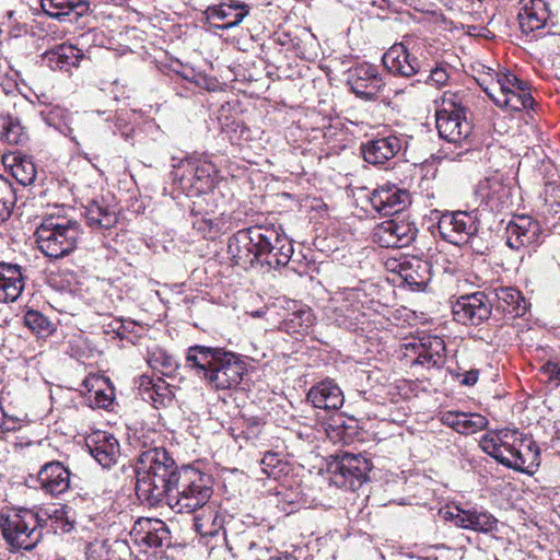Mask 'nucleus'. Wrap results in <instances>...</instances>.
Returning a JSON list of instances; mask_svg holds the SVG:
<instances>
[{
  "mask_svg": "<svg viewBox=\"0 0 560 560\" xmlns=\"http://www.w3.org/2000/svg\"><path fill=\"white\" fill-rule=\"evenodd\" d=\"M154 436H159L154 430L140 432L137 439L141 448L135 466L137 497L151 508L166 501L179 472L166 450L154 444Z\"/></svg>",
  "mask_w": 560,
  "mask_h": 560,
  "instance_id": "nucleus-1",
  "label": "nucleus"
},
{
  "mask_svg": "<svg viewBox=\"0 0 560 560\" xmlns=\"http://www.w3.org/2000/svg\"><path fill=\"white\" fill-rule=\"evenodd\" d=\"M228 253L244 269L255 264L276 269L288 265L293 245L280 228L255 225L236 232L229 240Z\"/></svg>",
  "mask_w": 560,
  "mask_h": 560,
  "instance_id": "nucleus-2",
  "label": "nucleus"
},
{
  "mask_svg": "<svg viewBox=\"0 0 560 560\" xmlns=\"http://www.w3.org/2000/svg\"><path fill=\"white\" fill-rule=\"evenodd\" d=\"M186 366L205 380L212 389L224 390L241 384L246 364L238 355L220 348L190 347L186 354Z\"/></svg>",
  "mask_w": 560,
  "mask_h": 560,
  "instance_id": "nucleus-3",
  "label": "nucleus"
},
{
  "mask_svg": "<svg viewBox=\"0 0 560 560\" xmlns=\"http://www.w3.org/2000/svg\"><path fill=\"white\" fill-rule=\"evenodd\" d=\"M516 430L502 429L481 436L479 446L503 466L521 472L533 474L538 466L539 450L532 443L525 445Z\"/></svg>",
  "mask_w": 560,
  "mask_h": 560,
  "instance_id": "nucleus-4",
  "label": "nucleus"
},
{
  "mask_svg": "<svg viewBox=\"0 0 560 560\" xmlns=\"http://www.w3.org/2000/svg\"><path fill=\"white\" fill-rule=\"evenodd\" d=\"M81 234V224L77 220L60 214H47L34 235L37 248L44 256L60 259L77 248Z\"/></svg>",
  "mask_w": 560,
  "mask_h": 560,
  "instance_id": "nucleus-5",
  "label": "nucleus"
},
{
  "mask_svg": "<svg viewBox=\"0 0 560 560\" xmlns=\"http://www.w3.org/2000/svg\"><path fill=\"white\" fill-rule=\"evenodd\" d=\"M212 493L213 482L210 475L192 467H183L177 472L165 503L175 513L191 514L208 503Z\"/></svg>",
  "mask_w": 560,
  "mask_h": 560,
  "instance_id": "nucleus-6",
  "label": "nucleus"
},
{
  "mask_svg": "<svg viewBox=\"0 0 560 560\" xmlns=\"http://www.w3.org/2000/svg\"><path fill=\"white\" fill-rule=\"evenodd\" d=\"M174 180L179 183L183 190L196 195L198 199L215 201V184L219 171L208 154L191 155L182 160L173 172Z\"/></svg>",
  "mask_w": 560,
  "mask_h": 560,
  "instance_id": "nucleus-7",
  "label": "nucleus"
},
{
  "mask_svg": "<svg viewBox=\"0 0 560 560\" xmlns=\"http://www.w3.org/2000/svg\"><path fill=\"white\" fill-rule=\"evenodd\" d=\"M46 518L30 509H13L0 515V528L5 541L13 548L32 550L43 538Z\"/></svg>",
  "mask_w": 560,
  "mask_h": 560,
  "instance_id": "nucleus-8",
  "label": "nucleus"
},
{
  "mask_svg": "<svg viewBox=\"0 0 560 560\" xmlns=\"http://www.w3.org/2000/svg\"><path fill=\"white\" fill-rule=\"evenodd\" d=\"M464 96L446 91L441 97L436 109V129L441 138L452 143H462L471 133V125L467 119Z\"/></svg>",
  "mask_w": 560,
  "mask_h": 560,
  "instance_id": "nucleus-9",
  "label": "nucleus"
},
{
  "mask_svg": "<svg viewBox=\"0 0 560 560\" xmlns=\"http://www.w3.org/2000/svg\"><path fill=\"white\" fill-rule=\"evenodd\" d=\"M483 91L497 106L511 112L533 108L535 104L528 83L511 71L498 73L497 80L487 85Z\"/></svg>",
  "mask_w": 560,
  "mask_h": 560,
  "instance_id": "nucleus-10",
  "label": "nucleus"
},
{
  "mask_svg": "<svg viewBox=\"0 0 560 560\" xmlns=\"http://www.w3.org/2000/svg\"><path fill=\"white\" fill-rule=\"evenodd\" d=\"M423 40L407 35L400 43L394 44L382 58L384 67L393 74L410 78L421 70L419 55L423 48Z\"/></svg>",
  "mask_w": 560,
  "mask_h": 560,
  "instance_id": "nucleus-11",
  "label": "nucleus"
},
{
  "mask_svg": "<svg viewBox=\"0 0 560 560\" xmlns=\"http://www.w3.org/2000/svg\"><path fill=\"white\" fill-rule=\"evenodd\" d=\"M371 463L361 454L343 453L330 464L334 483L352 491L359 489L366 480Z\"/></svg>",
  "mask_w": 560,
  "mask_h": 560,
  "instance_id": "nucleus-12",
  "label": "nucleus"
},
{
  "mask_svg": "<svg viewBox=\"0 0 560 560\" xmlns=\"http://www.w3.org/2000/svg\"><path fill=\"white\" fill-rule=\"evenodd\" d=\"M492 302L485 292L477 291L459 296L452 303L454 319L463 325L479 326L491 316Z\"/></svg>",
  "mask_w": 560,
  "mask_h": 560,
  "instance_id": "nucleus-13",
  "label": "nucleus"
},
{
  "mask_svg": "<svg viewBox=\"0 0 560 560\" xmlns=\"http://www.w3.org/2000/svg\"><path fill=\"white\" fill-rule=\"evenodd\" d=\"M438 230L443 240L460 245L477 233L478 221L472 212H445L438 222Z\"/></svg>",
  "mask_w": 560,
  "mask_h": 560,
  "instance_id": "nucleus-14",
  "label": "nucleus"
},
{
  "mask_svg": "<svg viewBox=\"0 0 560 560\" xmlns=\"http://www.w3.org/2000/svg\"><path fill=\"white\" fill-rule=\"evenodd\" d=\"M417 234L415 222L397 218L377 224L373 231V241L381 247L400 248L410 245Z\"/></svg>",
  "mask_w": 560,
  "mask_h": 560,
  "instance_id": "nucleus-15",
  "label": "nucleus"
},
{
  "mask_svg": "<svg viewBox=\"0 0 560 560\" xmlns=\"http://www.w3.org/2000/svg\"><path fill=\"white\" fill-rule=\"evenodd\" d=\"M511 187L504 184L498 173L479 180L475 188V198L479 206L492 212H500L509 207Z\"/></svg>",
  "mask_w": 560,
  "mask_h": 560,
  "instance_id": "nucleus-16",
  "label": "nucleus"
},
{
  "mask_svg": "<svg viewBox=\"0 0 560 560\" xmlns=\"http://www.w3.org/2000/svg\"><path fill=\"white\" fill-rule=\"evenodd\" d=\"M191 214L194 215V229L205 237H215L225 230V222L222 218L224 210L218 199L208 203L202 199L194 201Z\"/></svg>",
  "mask_w": 560,
  "mask_h": 560,
  "instance_id": "nucleus-17",
  "label": "nucleus"
},
{
  "mask_svg": "<svg viewBox=\"0 0 560 560\" xmlns=\"http://www.w3.org/2000/svg\"><path fill=\"white\" fill-rule=\"evenodd\" d=\"M348 84L351 91L360 98L374 101L385 86L376 66L372 63H360L349 74Z\"/></svg>",
  "mask_w": 560,
  "mask_h": 560,
  "instance_id": "nucleus-18",
  "label": "nucleus"
},
{
  "mask_svg": "<svg viewBox=\"0 0 560 560\" xmlns=\"http://www.w3.org/2000/svg\"><path fill=\"white\" fill-rule=\"evenodd\" d=\"M248 13L249 5L238 0H221L217 4L209 5L205 11L210 26L219 30L240 25Z\"/></svg>",
  "mask_w": 560,
  "mask_h": 560,
  "instance_id": "nucleus-19",
  "label": "nucleus"
},
{
  "mask_svg": "<svg viewBox=\"0 0 560 560\" xmlns=\"http://www.w3.org/2000/svg\"><path fill=\"white\" fill-rule=\"evenodd\" d=\"M370 202L381 215H394L402 212L411 203V198L406 189L384 184L373 190Z\"/></svg>",
  "mask_w": 560,
  "mask_h": 560,
  "instance_id": "nucleus-20",
  "label": "nucleus"
},
{
  "mask_svg": "<svg viewBox=\"0 0 560 560\" xmlns=\"http://www.w3.org/2000/svg\"><path fill=\"white\" fill-rule=\"evenodd\" d=\"M542 230L538 221L528 215L511 220L505 229L506 245L515 250L540 243Z\"/></svg>",
  "mask_w": 560,
  "mask_h": 560,
  "instance_id": "nucleus-21",
  "label": "nucleus"
},
{
  "mask_svg": "<svg viewBox=\"0 0 560 560\" xmlns=\"http://www.w3.org/2000/svg\"><path fill=\"white\" fill-rule=\"evenodd\" d=\"M359 301L349 298H334L326 307V316L339 327L349 330L358 329L365 320V314L361 310Z\"/></svg>",
  "mask_w": 560,
  "mask_h": 560,
  "instance_id": "nucleus-22",
  "label": "nucleus"
},
{
  "mask_svg": "<svg viewBox=\"0 0 560 560\" xmlns=\"http://www.w3.org/2000/svg\"><path fill=\"white\" fill-rule=\"evenodd\" d=\"M388 266L413 291L424 290L431 280V265L427 260L411 257L394 260Z\"/></svg>",
  "mask_w": 560,
  "mask_h": 560,
  "instance_id": "nucleus-23",
  "label": "nucleus"
},
{
  "mask_svg": "<svg viewBox=\"0 0 560 560\" xmlns=\"http://www.w3.org/2000/svg\"><path fill=\"white\" fill-rule=\"evenodd\" d=\"M130 534L137 544L149 548H160L171 544V533L167 525L158 518H139Z\"/></svg>",
  "mask_w": 560,
  "mask_h": 560,
  "instance_id": "nucleus-24",
  "label": "nucleus"
},
{
  "mask_svg": "<svg viewBox=\"0 0 560 560\" xmlns=\"http://www.w3.org/2000/svg\"><path fill=\"white\" fill-rule=\"evenodd\" d=\"M518 23L525 35L536 36V32L542 30L550 18V10L545 0H520Z\"/></svg>",
  "mask_w": 560,
  "mask_h": 560,
  "instance_id": "nucleus-25",
  "label": "nucleus"
},
{
  "mask_svg": "<svg viewBox=\"0 0 560 560\" xmlns=\"http://www.w3.org/2000/svg\"><path fill=\"white\" fill-rule=\"evenodd\" d=\"M86 447L95 460L104 468L114 466L120 456L118 440L109 432L96 431L86 439Z\"/></svg>",
  "mask_w": 560,
  "mask_h": 560,
  "instance_id": "nucleus-26",
  "label": "nucleus"
},
{
  "mask_svg": "<svg viewBox=\"0 0 560 560\" xmlns=\"http://www.w3.org/2000/svg\"><path fill=\"white\" fill-rule=\"evenodd\" d=\"M448 514L456 526L465 529L487 534L498 528V520L483 509H462L455 506Z\"/></svg>",
  "mask_w": 560,
  "mask_h": 560,
  "instance_id": "nucleus-27",
  "label": "nucleus"
},
{
  "mask_svg": "<svg viewBox=\"0 0 560 560\" xmlns=\"http://www.w3.org/2000/svg\"><path fill=\"white\" fill-rule=\"evenodd\" d=\"M401 150V140L396 136H387L369 140L361 144V153L365 162L380 165L392 160Z\"/></svg>",
  "mask_w": 560,
  "mask_h": 560,
  "instance_id": "nucleus-28",
  "label": "nucleus"
},
{
  "mask_svg": "<svg viewBox=\"0 0 560 560\" xmlns=\"http://www.w3.org/2000/svg\"><path fill=\"white\" fill-rule=\"evenodd\" d=\"M85 388L84 401L93 409H106L115 399V389L107 377L89 375L82 383Z\"/></svg>",
  "mask_w": 560,
  "mask_h": 560,
  "instance_id": "nucleus-29",
  "label": "nucleus"
},
{
  "mask_svg": "<svg viewBox=\"0 0 560 560\" xmlns=\"http://www.w3.org/2000/svg\"><path fill=\"white\" fill-rule=\"evenodd\" d=\"M37 480L45 493L59 495L70 487V471L60 462H49L38 471Z\"/></svg>",
  "mask_w": 560,
  "mask_h": 560,
  "instance_id": "nucleus-30",
  "label": "nucleus"
},
{
  "mask_svg": "<svg viewBox=\"0 0 560 560\" xmlns=\"http://www.w3.org/2000/svg\"><path fill=\"white\" fill-rule=\"evenodd\" d=\"M307 400L318 409L338 410L342 407L345 397L334 381L325 380L310 388Z\"/></svg>",
  "mask_w": 560,
  "mask_h": 560,
  "instance_id": "nucleus-31",
  "label": "nucleus"
},
{
  "mask_svg": "<svg viewBox=\"0 0 560 560\" xmlns=\"http://www.w3.org/2000/svg\"><path fill=\"white\" fill-rule=\"evenodd\" d=\"M417 349V358L413 364L423 365L428 369H441L444 366L446 362V346L441 337H424L420 340Z\"/></svg>",
  "mask_w": 560,
  "mask_h": 560,
  "instance_id": "nucleus-32",
  "label": "nucleus"
},
{
  "mask_svg": "<svg viewBox=\"0 0 560 560\" xmlns=\"http://www.w3.org/2000/svg\"><path fill=\"white\" fill-rule=\"evenodd\" d=\"M22 268L16 264L0 262V302H14L24 289Z\"/></svg>",
  "mask_w": 560,
  "mask_h": 560,
  "instance_id": "nucleus-33",
  "label": "nucleus"
},
{
  "mask_svg": "<svg viewBox=\"0 0 560 560\" xmlns=\"http://www.w3.org/2000/svg\"><path fill=\"white\" fill-rule=\"evenodd\" d=\"M83 51L72 44H61L43 55V60L52 70L69 71L79 67L83 59Z\"/></svg>",
  "mask_w": 560,
  "mask_h": 560,
  "instance_id": "nucleus-34",
  "label": "nucleus"
},
{
  "mask_svg": "<svg viewBox=\"0 0 560 560\" xmlns=\"http://www.w3.org/2000/svg\"><path fill=\"white\" fill-rule=\"evenodd\" d=\"M84 215L88 225L94 231H108L118 222L116 208L107 205L103 199L89 202Z\"/></svg>",
  "mask_w": 560,
  "mask_h": 560,
  "instance_id": "nucleus-35",
  "label": "nucleus"
},
{
  "mask_svg": "<svg viewBox=\"0 0 560 560\" xmlns=\"http://www.w3.org/2000/svg\"><path fill=\"white\" fill-rule=\"evenodd\" d=\"M442 422L459 434L470 435L487 428L489 421L480 413L446 411Z\"/></svg>",
  "mask_w": 560,
  "mask_h": 560,
  "instance_id": "nucleus-36",
  "label": "nucleus"
},
{
  "mask_svg": "<svg viewBox=\"0 0 560 560\" xmlns=\"http://www.w3.org/2000/svg\"><path fill=\"white\" fill-rule=\"evenodd\" d=\"M139 393L144 401L151 402L156 409L168 406L174 399L173 390L167 383L161 378L153 381L147 375L139 380Z\"/></svg>",
  "mask_w": 560,
  "mask_h": 560,
  "instance_id": "nucleus-37",
  "label": "nucleus"
},
{
  "mask_svg": "<svg viewBox=\"0 0 560 560\" xmlns=\"http://www.w3.org/2000/svg\"><path fill=\"white\" fill-rule=\"evenodd\" d=\"M195 530L202 537L217 536L223 529V517L214 502L209 501L197 509L194 517Z\"/></svg>",
  "mask_w": 560,
  "mask_h": 560,
  "instance_id": "nucleus-38",
  "label": "nucleus"
},
{
  "mask_svg": "<svg viewBox=\"0 0 560 560\" xmlns=\"http://www.w3.org/2000/svg\"><path fill=\"white\" fill-rule=\"evenodd\" d=\"M39 116L47 126L69 137L73 142L79 144L77 138L73 136V128L71 127L72 114L67 108L58 104H48L39 110Z\"/></svg>",
  "mask_w": 560,
  "mask_h": 560,
  "instance_id": "nucleus-39",
  "label": "nucleus"
},
{
  "mask_svg": "<svg viewBox=\"0 0 560 560\" xmlns=\"http://www.w3.org/2000/svg\"><path fill=\"white\" fill-rule=\"evenodd\" d=\"M497 308L511 317H522L527 311V303L521 291L513 287H500L494 290Z\"/></svg>",
  "mask_w": 560,
  "mask_h": 560,
  "instance_id": "nucleus-40",
  "label": "nucleus"
},
{
  "mask_svg": "<svg viewBox=\"0 0 560 560\" xmlns=\"http://www.w3.org/2000/svg\"><path fill=\"white\" fill-rule=\"evenodd\" d=\"M40 8L47 15L61 21L70 15H82L89 4L82 0H40Z\"/></svg>",
  "mask_w": 560,
  "mask_h": 560,
  "instance_id": "nucleus-41",
  "label": "nucleus"
},
{
  "mask_svg": "<svg viewBox=\"0 0 560 560\" xmlns=\"http://www.w3.org/2000/svg\"><path fill=\"white\" fill-rule=\"evenodd\" d=\"M4 163L10 167L12 176L23 186L34 183L36 166L31 156L22 153H12L4 158Z\"/></svg>",
  "mask_w": 560,
  "mask_h": 560,
  "instance_id": "nucleus-42",
  "label": "nucleus"
},
{
  "mask_svg": "<svg viewBox=\"0 0 560 560\" xmlns=\"http://www.w3.org/2000/svg\"><path fill=\"white\" fill-rule=\"evenodd\" d=\"M73 511L67 505L55 506L54 510H45L43 517L46 520L50 518L55 530H61L62 533H69L74 528Z\"/></svg>",
  "mask_w": 560,
  "mask_h": 560,
  "instance_id": "nucleus-43",
  "label": "nucleus"
},
{
  "mask_svg": "<svg viewBox=\"0 0 560 560\" xmlns=\"http://www.w3.org/2000/svg\"><path fill=\"white\" fill-rule=\"evenodd\" d=\"M0 140L9 144H21L27 140V135L16 119L12 117H1Z\"/></svg>",
  "mask_w": 560,
  "mask_h": 560,
  "instance_id": "nucleus-44",
  "label": "nucleus"
},
{
  "mask_svg": "<svg viewBox=\"0 0 560 560\" xmlns=\"http://www.w3.org/2000/svg\"><path fill=\"white\" fill-rule=\"evenodd\" d=\"M314 323V315L311 308H299L288 315L284 319L287 331L292 334H305Z\"/></svg>",
  "mask_w": 560,
  "mask_h": 560,
  "instance_id": "nucleus-45",
  "label": "nucleus"
},
{
  "mask_svg": "<svg viewBox=\"0 0 560 560\" xmlns=\"http://www.w3.org/2000/svg\"><path fill=\"white\" fill-rule=\"evenodd\" d=\"M24 324L40 338L48 337L55 331L54 323L38 311H27L24 315Z\"/></svg>",
  "mask_w": 560,
  "mask_h": 560,
  "instance_id": "nucleus-46",
  "label": "nucleus"
},
{
  "mask_svg": "<svg viewBox=\"0 0 560 560\" xmlns=\"http://www.w3.org/2000/svg\"><path fill=\"white\" fill-rule=\"evenodd\" d=\"M148 363L163 375L172 374L178 366L177 360L160 348L149 352Z\"/></svg>",
  "mask_w": 560,
  "mask_h": 560,
  "instance_id": "nucleus-47",
  "label": "nucleus"
},
{
  "mask_svg": "<svg viewBox=\"0 0 560 560\" xmlns=\"http://www.w3.org/2000/svg\"><path fill=\"white\" fill-rule=\"evenodd\" d=\"M16 202V194L12 183L0 175V222L7 221Z\"/></svg>",
  "mask_w": 560,
  "mask_h": 560,
  "instance_id": "nucleus-48",
  "label": "nucleus"
},
{
  "mask_svg": "<svg viewBox=\"0 0 560 560\" xmlns=\"http://www.w3.org/2000/svg\"><path fill=\"white\" fill-rule=\"evenodd\" d=\"M287 464L278 453L267 452L260 460L261 470L269 478L277 479Z\"/></svg>",
  "mask_w": 560,
  "mask_h": 560,
  "instance_id": "nucleus-49",
  "label": "nucleus"
},
{
  "mask_svg": "<svg viewBox=\"0 0 560 560\" xmlns=\"http://www.w3.org/2000/svg\"><path fill=\"white\" fill-rule=\"evenodd\" d=\"M345 421L341 417L332 418L327 424L326 434L334 443H347Z\"/></svg>",
  "mask_w": 560,
  "mask_h": 560,
  "instance_id": "nucleus-50",
  "label": "nucleus"
},
{
  "mask_svg": "<svg viewBox=\"0 0 560 560\" xmlns=\"http://www.w3.org/2000/svg\"><path fill=\"white\" fill-rule=\"evenodd\" d=\"M540 372L547 376L550 384H555L556 387L560 386V358L548 360L541 365Z\"/></svg>",
  "mask_w": 560,
  "mask_h": 560,
  "instance_id": "nucleus-51",
  "label": "nucleus"
},
{
  "mask_svg": "<svg viewBox=\"0 0 560 560\" xmlns=\"http://www.w3.org/2000/svg\"><path fill=\"white\" fill-rule=\"evenodd\" d=\"M450 80L448 68L446 65H438L430 71L427 82L433 86L442 88Z\"/></svg>",
  "mask_w": 560,
  "mask_h": 560,
  "instance_id": "nucleus-52",
  "label": "nucleus"
},
{
  "mask_svg": "<svg viewBox=\"0 0 560 560\" xmlns=\"http://www.w3.org/2000/svg\"><path fill=\"white\" fill-rule=\"evenodd\" d=\"M113 132L119 133L125 140H129L132 132V127L124 119L117 117L114 124Z\"/></svg>",
  "mask_w": 560,
  "mask_h": 560,
  "instance_id": "nucleus-53",
  "label": "nucleus"
},
{
  "mask_svg": "<svg viewBox=\"0 0 560 560\" xmlns=\"http://www.w3.org/2000/svg\"><path fill=\"white\" fill-rule=\"evenodd\" d=\"M478 377H479L478 370L467 371L463 375L462 384L467 385V386H472L478 382Z\"/></svg>",
  "mask_w": 560,
  "mask_h": 560,
  "instance_id": "nucleus-54",
  "label": "nucleus"
},
{
  "mask_svg": "<svg viewBox=\"0 0 560 560\" xmlns=\"http://www.w3.org/2000/svg\"><path fill=\"white\" fill-rule=\"evenodd\" d=\"M269 560H298V559L291 555H283L280 557H271Z\"/></svg>",
  "mask_w": 560,
  "mask_h": 560,
  "instance_id": "nucleus-55",
  "label": "nucleus"
},
{
  "mask_svg": "<svg viewBox=\"0 0 560 560\" xmlns=\"http://www.w3.org/2000/svg\"><path fill=\"white\" fill-rule=\"evenodd\" d=\"M254 548H256V544L255 542H250L248 549L252 550Z\"/></svg>",
  "mask_w": 560,
  "mask_h": 560,
  "instance_id": "nucleus-56",
  "label": "nucleus"
},
{
  "mask_svg": "<svg viewBox=\"0 0 560 560\" xmlns=\"http://www.w3.org/2000/svg\"><path fill=\"white\" fill-rule=\"evenodd\" d=\"M3 497V493H2V485L0 483V499Z\"/></svg>",
  "mask_w": 560,
  "mask_h": 560,
  "instance_id": "nucleus-57",
  "label": "nucleus"
},
{
  "mask_svg": "<svg viewBox=\"0 0 560 560\" xmlns=\"http://www.w3.org/2000/svg\"><path fill=\"white\" fill-rule=\"evenodd\" d=\"M441 2H444V3H447V2H451L452 0H440Z\"/></svg>",
  "mask_w": 560,
  "mask_h": 560,
  "instance_id": "nucleus-58",
  "label": "nucleus"
}]
</instances>
